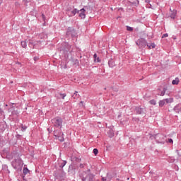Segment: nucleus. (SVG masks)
<instances>
[{"label":"nucleus","instance_id":"1","mask_svg":"<svg viewBox=\"0 0 181 181\" xmlns=\"http://www.w3.org/2000/svg\"><path fill=\"white\" fill-rule=\"evenodd\" d=\"M54 176L55 179L58 180H64L66 178V173H64V170L58 169L57 171L54 172Z\"/></svg>","mask_w":181,"mask_h":181},{"label":"nucleus","instance_id":"2","mask_svg":"<svg viewBox=\"0 0 181 181\" xmlns=\"http://www.w3.org/2000/svg\"><path fill=\"white\" fill-rule=\"evenodd\" d=\"M51 122L56 128H59V129H62L63 127V119H62V117H57L54 119H52Z\"/></svg>","mask_w":181,"mask_h":181},{"label":"nucleus","instance_id":"3","mask_svg":"<svg viewBox=\"0 0 181 181\" xmlns=\"http://www.w3.org/2000/svg\"><path fill=\"white\" fill-rule=\"evenodd\" d=\"M79 177L81 179V181H98V180L95 179V175L80 174Z\"/></svg>","mask_w":181,"mask_h":181},{"label":"nucleus","instance_id":"4","mask_svg":"<svg viewBox=\"0 0 181 181\" xmlns=\"http://www.w3.org/2000/svg\"><path fill=\"white\" fill-rule=\"evenodd\" d=\"M71 49V45L69 44V42H63L61 47V51L63 52L65 54H69V53H71L73 50H70Z\"/></svg>","mask_w":181,"mask_h":181},{"label":"nucleus","instance_id":"5","mask_svg":"<svg viewBox=\"0 0 181 181\" xmlns=\"http://www.w3.org/2000/svg\"><path fill=\"white\" fill-rule=\"evenodd\" d=\"M136 115H146V107L145 106H137L134 108Z\"/></svg>","mask_w":181,"mask_h":181},{"label":"nucleus","instance_id":"6","mask_svg":"<svg viewBox=\"0 0 181 181\" xmlns=\"http://www.w3.org/2000/svg\"><path fill=\"white\" fill-rule=\"evenodd\" d=\"M66 36L67 37H76L77 36L76 29L73 27H68L66 29Z\"/></svg>","mask_w":181,"mask_h":181},{"label":"nucleus","instance_id":"7","mask_svg":"<svg viewBox=\"0 0 181 181\" xmlns=\"http://www.w3.org/2000/svg\"><path fill=\"white\" fill-rule=\"evenodd\" d=\"M136 45H138L139 49H144V47H146V45H148V41H146L145 38H139L136 41Z\"/></svg>","mask_w":181,"mask_h":181},{"label":"nucleus","instance_id":"8","mask_svg":"<svg viewBox=\"0 0 181 181\" xmlns=\"http://www.w3.org/2000/svg\"><path fill=\"white\" fill-rule=\"evenodd\" d=\"M64 134L62 132V130H54V136L57 137V139H59L60 142H64V137L63 136Z\"/></svg>","mask_w":181,"mask_h":181},{"label":"nucleus","instance_id":"9","mask_svg":"<svg viewBox=\"0 0 181 181\" xmlns=\"http://www.w3.org/2000/svg\"><path fill=\"white\" fill-rule=\"evenodd\" d=\"M23 160L22 158H20V157H18L17 159H14L12 162V166L13 168H14V169H18V168H19V166H22V163H23Z\"/></svg>","mask_w":181,"mask_h":181},{"label":"nucleus","instance_id":"10","mask_svg":"<svg viewBox=\"0 0 181 181\" xmlns=\"http://www.w3.org/2000/svg\"><path fill=\"white\" fill-rule=\"evenodd\" d=\"M165 137L166 136L165 135H163V134H157L154 135V139L158 143L162 142V141H163V139H165Z\"/></svg>","mask_w":181,"mask_h":181},{"label":"nucleus","instance_id":"11","mask_svg":"<svg viewBox=\"0 0 181 181\" xmlns=\"http://www.w3.org/2000/svg\"><path fill=\"white\" fill-rule=\"evenodd\" d=\"M158 91V95H160L161 97H163V95H165L166 91H168V86H165L164 88H163V90H160V88H158L157 90Z\"/></svg>","mask_w":181,"mask_h":181},{"label":"nucleus","instance_id":"12","mask_svg":"<svg viewBox=\"0 0 181 181\" xmlns=\"http://www.w3.org/2000/svg\"><path fill=\"white\" fill-rule=\"evenodd\" d=\"M170 11L171 12L170 15V18H171V19H176V16L177 15V11L175 9L172 11V8H170Z\"/></svg>","mask_w":181,"mask_h":181},{"label":"nucleus","instance_id":"13","mask_svg":"<svg viewBox=\"0 0 181 181\" xmlns=\"http://www.w3.org/2000/svg\"><path fill=\"white\" fill-rule=\"evenodd\" d=\"M108 66L109 67H111L112 69V67H115L116 64H115V58H110L108 61Z\"/></svg>","mask_w":181,"mask_h":181},{"label":"nucleus","instance_id":"14","mask_svg":"<svg viewBox=\"0 0 181 181\" xmlns=\"http://www.w3.org/2000/svg\"><path fill=\"white\" fill-rule=\"evenodd\" d=\"M10 112H11L12 117H14L15 118L19 117V110H18V109H14V110L10 111Z\"/></svg>","mask_w":181,"mask_h":181},{"label":"nucleus","instance_id":"15","mask_svg":"<svg viewBox=\"0 0 181 181\" xmlns=\"http://www.w3.org/2000/svg\"><path fill=\"white\" fill-rule=\"evenodd\" d=\"M173 110L179 114L181 112V103L177 104L176 106L174 107Z\"/></svg>","mask_w":181,"mask_h":181},{"label":"nucleus","instance_id":"16","mask_svg":"<svg viewBox=\"0 0 181 181\" xmlns=\"http://www.w3.org/2000/svg\"><path fill=\"white\" fill-rule=\"evenodd\" d=\"M81 13H79V18L81 19H86V9L82 8L79 11Z\"/></svg>","mask_w":181,"mask_h":181},{"label":"nucleus","instance_id":"17","mask_svg":"<svg viewBox=\"0 0 181 181\" xmlns=\"http://www.w3.org/2000/svg\"><path fill=\"white\" fill-rule=\"evenodd\" d=\"M66 163H67L66 160H59V167L60 168L59 169H63V167L66 166Z\"/></svg>","mask_w":181,"mask_h":181},{"label":"nucleus","instance_id":"18","mask_svg":"<svg viewBox=\"0 0 181 181\" xmlns=\"http://www.w3.org/2000/svg\"><path fill=\"white\" fill-rule=\"evenodd\" d=\"M72 98L74 99V101L76 102L78 98H80V95L78 94V92L75 91V93L72 95Z\"/></svg>","mask_w":181,"mask_h":181},{"label":"nucleus","instance_id":"19","mask_svg":"<svg viewBox=\"0 0 181 181\" xmlns=\"http://www.w3.org/2000/svg\"><path fill=\"white\" fill-rule=\"evenodd\" d=\"M107 135L109 138H113V136L115 135V133H114V130L112 129H110L107 131Z\"/></svg>","mask_w":181,"mask_h":181},{"label":"nucleus","instance_id":"20","mask_svg":"<svg viewBox=\"0 0 181 181\" xmlns=\"http://www.w3.org/2000/svg\"><path fill=\"white\" fill-rule=\"evenodd\" d=\"M9 107H10V108L8 109V112H11V111H12V110H13V108H16V103H10Z\"/></svg>","mask_w":181,"mask_h":181},{"label":"nucleus","instance_id":"21","mask_svg":"<svg viewBox=\"0 0 181 181\" xmlns=\"http://www.w3.org/2000/svg\"><path fill=\"white\" fill-rule=\"evenodd\" d=\"M28 46L29 47H31V49H34L35 46H36V44L35 42H33V40H29Z\"/></svg>","mask_w":181,"mask_h":181},{"label":"nucleus","instance_id":"22","mask_svg":"<svg viewBox=\"0 0 181 181\" xmlns=\"http://www.w3.org/2000/svg\"><path fill=\"white\" fill-rule=\"evenodd\" d=\"M180 81L179 80V78L177 77L175 78V80H173L172 84H173V86H177V84H179Z\"/></svg>","mask_w":181,"mask_h":181},{"label":"nucleus","instance_id":"23","mask_svg":"<svg viewBox=\"0 0 181 181\" xmlns=\"http://www.w3.org/2000/svg\"><path fill=\"white\" fill-rule=\"evenodd\" d=\"M3 170L4 171L5 173H7L8 175L11 173V171L9 170V169H8V165H4L3 167Z\"/></svg>","mask_w":181,"mask_h":181},{"label":"nucleus","instance_id":"24","mask_svg":"<svg viewBox=\"0 0 181 181\" xmlns=\"http://www.w3.org/2000/svg\"><path fill=\"white\" fill-rule=\"evenodd\" d=\"M93 58H94V62H97V63H100L101 62V59H100V57H97V54H94Z\"/></svg>","mask_w":181,"mask_h":181},{"label":"nucleus","instance_id":"25","mask_svg":"<svg viewBox=\"0 0 181 181\" xmlns=\"http://www.w3.org/2000/svg\"><path fill=\"white\" fill-rule=\"evenodd\" d=\"M164 101L166 104H169L170 103H173V98H166V99H164Z\"/></svg>","mask_w":181,"mask_h":181},{"label":"nucleus","instance_id":"26","mask_svg":"<svg viewBox=\"0 0 181 181\" xmlns=\"http://www.w3.org/2000/svg\"><path fill=\"white\" fill-rule=\"evenodd\" d=\"M81 175H94L91 173V170L88 169L86 171H84L83 173H81Z\"/></svg>","mask_w":181,"mask_h":181},{"label":"nucleus","instance_id":"27","mask_svg":"<svg viewBox=\"0 0 181 181\" xmlns=\"http://www.w3.org/2000/svg\"><path fill=\"white\" fill-rule=\"evenodd\" d=\"M131 5H133L134 6H138L139 5V0H136V1L131 2Z\"/></svg>","mask_w":181,"mask_h":181},{"label":"nucleus","instance_id":"28","mask_svg":"<svg viewBox=\"0 0 181 181\" xmlns=\"http://www.w3.org/2000/svg\"><path fill=\"white\" fill-rule=\"evenodd\" d=\"M158 104H159V107H163V105H165V104H166L165 102V99L160 100L158 102Z\"/></svg>","mask_w":181,"mask_h":181},{"label":"nucleus","instance_id":"29","mask_svg":"<svg viewBox=\"0 0 181 181\" xmlns=\"http://www.w3.org/2000/svg\"><path fill=\"white\" fill-rule=\"evenodd\" d=\"M5 117V112L2 108H0V118H4Z\"/></svg>","mask_w":181,"mask_h":181},{"label":"nucleus","instance_id":"30","mask_svg":"<svg viewBox=\"0 0 181 181\" xmlns=\"http://www.w3.org/2000/svg\"><path fill=\"white\" fill-rule=\"evenodd\" d=\"M80 11H78L77 8H74L71 11L72 16H74L76 13H79Z\"/></svg>","mask_w":181,"mask_h":181},{"label":"nucleus","instance_id":"31","mask_svg":"<svg viewBox=\"0 0 181 181\" xmlns=\"http://www.w3.org/2000/svg\"><path fill=\"white\" fill-rule=\"evenodd\" d=\"M21 46L22 47H23V49H26V47H28V43L26 42V41H21Z\"/></svg>","mask_w":181,"mask_h":181},{"label":"nucleus","instance_id":"32","mask_svg":"<svg viewBox=\"0 0 181 181\" xmlns=\"http://www.w3.org/2000/svg\"><path fill=\"white\" fill-rule=\"evenodd\" d=\"M23 174L25 175H28V173H29L30 170L28 168H24L23 170Z\"/></svg>","mask_w":181,"mask_h":181},{"label":"nucleus","instance_id":"33","mask_svg":"<svg viewBox=\"0 0 181 181\" xmlns=\"http://www.w3.org/2000/svg\"><path fill=\"white\" fill-rule=\"evenodd\" d=\"M41 16H42V21L44 22L43 25L45 26V25H46V16H45V14L42 13L41 15Z\"/></svg>","mask_w":181,"mask_h":181},{"label":"nucleus","instance_id":"34","mask_svg":"<svg viewBox=\"0 0 181 181\" xmlns=\"http://www.w3.org/2000/svg\"><path fill=\"white\" fill-rule=\"evenodd\" d=\"M28 129V126L21 124V131L24 132V131H26Z\"/></svg>","mask_w":181,"mask_h":181},{"label":"nucleus","instance_id":"35","mask_svg":"<svg viewBox=\"0 0 181 181\" xmlns=\"http://www.w3.org/2000/svg\"><path fill=\"white\" fill-rule=\"evenodd\" d=\"M149 103H150L151 105H156V100H155L154 99L151 100L149 101Z\"/></svg>","mask_w":181,"mask_h":181},{"label":"nucleus","instance_id":"36","mask_svg":"<svg viewBox=\"0 0 181 181\" xmlns=\"http://www.w3.org/2000/svg\"><path fill=\"white\" fill-rule=\"evenodd\" d=\"M75 162H77L78 163H80V162H81V158H78V157H75L74 158Z\"/></svg>","mask_w":181,"mask_h":181},{"label":"nucleus","instance_id":"37","mask_svg":"<svg viewBox=\"0 0 181 181\" xmlns=\"http://www.w3.org/2000/svg\"><path fill=\"white\" fill-rule=\"evenodd\" d=\"M59 95H60L61 98H62V100H64V98L66 97L67 94H66V93H59Z\"/></svg>","mask_w":181,"mask_h":181},{"label":"nucleus","instance_id":"38","mask_svg":"<svg viewBox=\"0 0 181 181\" xmlns=\"http://www.w3.org/2000/svg\"><path fill=\"white\" fill-rule=\"evenodd\" d=\"M127 30H128L129 32H132L134 30V28L127 25Z\"/></svg>","mask_w":181,"mask_h":181},{"label":"nucleus","instance_id":"39","mask_svg":"<svg viewBox=\"0 0 181 181\" xmlns=\"http://www.w3.org/2000/svg\"><path fill=\"white\" fill-rule=\"evenodd\" d=\"M93 153H94V155H98V149L94 148L93 149Z\"/></svg>","mask_w":181,"mask_h":181},{"label":"nucleus","instance_id":"40","mask_svg":"<svg viewBox=\"0 0 181 181\" xmlns=\"http://www.w3.org/2000/svg\"><path fill=\"white\" fill-rule=\"evenodd\" d=\"M168 36H169V34L165 33L162 35V39H165V37H168Z\"/></svg>","mask_w":181,"mask_h":181},{"label":"nucleus","instance_id":"41","mask_svg":"<svg viewBox=\"0 0 181 181\" xmlns=\"http://www.w3.org/2000/svg\"><path fill=\"white\" fill-rule=\"evenodd\" d=\"M4 125H5V124H0V127H3L0 128L1 131H5V127H4Z\"/></svg>","mask_w":181,"mask_h":181},{"label":"nucleus","instance_id":"42","mask_svg":"<svg viewBox=\"0 0 181 181\" xmlns=\"http://www.w3.org/2000/svg\"><path fill=\"white\" fill-rule=\"evenodd\" d=\"M151 46L152 49H155V47H156V45H155V42L151 43Z\"/></svg>","mask_w":181,"mask_h":181},{"label":"nucleus","instance_id":"43","mask_svg":"<svg viewBox=\"0 0 181 181\" xmlns=\"http://www.w3.org/2000/svg\"><path fill=\"white\" fill-rule=\"evenodd\" d=\"M16 138L17 139H21V138H22V136L20 135V134H16Z\"/></svg>","mask_w":181,"mask_h":181},{"label":"nucleus","instance_id":"44","mask_svg":"<svg viewBox=\"0 0 181 181\" xmlns=\"http://www.w3.org/2000/svg\"><path fill=\"white\" fill-rule=\"evenodd\" d=\"M84 166H86V164L81 163V164L79 165V168H80L81 169H83V168H84Z\"/></svg>","mask_w":181,"mask_h":181},{"label":"nucleus","instance_id":"45","mask_svg":"<svg viewBox=\"0 0 181 181\" xmlns=\"http://www.w3.org/2000/svg\"><path fill=\"white\" fill-rule=\"evenodd\" d=\"M33 60L37 62V60H39V57H34Z\"/></svg>","mask_w":181,"mask_h":181},{"label":"nucleus","instance_id":"46","mask_svg":"<svg viewBox=\"0 0 181 181\" xmlns=\"http://www.w3.org/2000/svg\"><path fill=\"white\" fill-rule=\"evenodd\" d=\"M168 142H169V144H173V139H169Z\"/></svg>","mask_w":181,"mask_h":181},{"label":"nucleus","instance_id":"47","mask_svg":"<svg viewBox=\"0 0 181 181\" xmlns=\"http://www.w3.org/2000/svg\"><path fill=\"white\" fill-rule=\"evenodd\" d=\"M71 7H68L66 9V12H70V11H71Z\"/></svg>","mask_w":181,"mask_h":181},{"label":"nucleus","instance_id":"48","mask_svg":"<svg viewBox=\"0 0 181 181\" xmlns=\"http://www.w3.org/2000/svg\"><path fill=\"white\" fill-rule=\"evenodd\" d=\"M176 152H177V155H178V156H181V154L179 153V150H176Z\"/></svg>","mask_w":181,"mask_h":181},{"label":"nucleus","instance_id":"49","mask_svg":"<svg viewBox=\"0 0 181 181\" xmlns=\"http://www.w3.org/2000/svg\"><path fill=\"white\" fill-rule=\"evenodd\" d=\"M146 46L148 47V49H151V47H152L151 45H148V42H147Z\"/></svg>","mask_w":181,"mask_h":181},{"label":"nucleus","instance_id":"50","mask_svg":"<svg viewBox=\"0 0 181 181\" xmlns=\"http://www.w3.org/2000/svg\"><path fill=\"white\" fill-rule=\"evenodd\" d=\"M71 168H73V165H69V171L71 170Z\"/></svg>","mask_w":181,"mask_h":181},{"label":"nucleus","instance_id":"51","mask_svg":"<svg viewBox=\"0 0 181 181\" xmlns=\"http://www.w3.org/2000/svg\"><path fill=\"white\" fill-rule=\"evenodd\" d=\"M145 2H146V4H149V2H151V0H145Z\"/></svg>","mask_w":181,"mask_h":181},{"label":"nucleus","instance_id":"52","mask_svg":"<svg viewBox=\"0 0 181 181\" xmlns=\"http://www.w3.org/2000/svg\"><path fill=\"white\" fill-rule=\"evenodd\" d=\"M118 11H122V12H124V8H119L118 9Z\"/></svg>","mask_w":181,"mask_h":181},{"label":"nucleus","instance_id":"53","mask_svg":"<svg viewBox=\"0 0 181 181\" xmlns=\"http://www.w3.org/2000/svg\"><path fill=\"white\" fill-rule=\"evenodd\" d=\"M37 43H39V44H40V43H42V41H40V40H39V41H37Z\"/></svg>","mask_w":181,"mask_h":181},{"label":"nucleus","instance_id":"54","mask_svg":"<svg viewBox=\"0 0 181 181\" xmlns=\"http://www.w3.org/2000/svg\"><path fill=\"white\" fill-rule=\"evenodd\" d=\"M15 109H16V107L11 109V111H15Z\"/></svg>","mask_w":181,"mask_h":181},{"label":"nucleus","instance_id":"55","mask_svg":"<svg viewBox=\"0 0 181 181\" xmlns=\"http://www.w3.org/2000/svg\"><path fill=\"white\" fill-rule=\"evenodd\" d=\"M149 8H152V4H150Z\"/></svg>","mask_w":181,"mask_h":181},{"label":"nucleus","instance_id":"56","mask_svg":"<svg viewBox=\"0 0 181 181\" xmlns=\"http://www.w3.org/2000/svg\"><path fill=\"white\" fill-rule=\"evenodd\" d=\"M84 103V102L83 101H81V104H83Z\"/></svg>","mask_w":181,"mask_h":181},{"label":"nucleus","instance_id":"57","mask_svg":"<svg viewBox=\"0 0 181 181\" xmlns=\"http://www.w3.org/2000/svg\"><path fill=\"white\" fill-rule=\"evenodd\" d=\"M48 132H50V129H47Z\"/></svg>","mask_w":181,"mask_h":181},{"label":"nucleus","instance_id":"58","mask_svg":"<svg viewBox=\"0 0 181 181\" xmlns=\"http://www.w3.org/2000/svg\"><path fill=\"white\" fill-rule=\"evenodd\" d=\"M115 91H118V89L116 88V89L115 90Z\"/></svg>","mask_w":181,"mask_h":181},{"label":"nucleus","instance_id":"59","mask_svg":"<svg viewBox=\"0 0 181 181\" xmlns=\"http://www.w3.org/2000/svg\"><path fill=\"white\" fill-rule=\"evenodd\" d=\"M5 107H8V104H6V105H5Z\"/></svg>","mask_w":181,"mask_h":181},{"label":"nucleus","instance_id":"60","mask_svg":"<svg viewBox=\"0 0 181 181\" xmlns=\"http://www.w3.org/2000/svg\"><path fill=\"white\" fill-rule=\"evenodd\" d=\"M67 54H65V56H67V57H69V55H67Z\"/></svg>","mask_w":181,"mask_h":181},{"label":"nucleus","instance_id":"61","mask_svg":"<svg viewBox=\"0 0 181 181\" xmlns=\"http://www.w3.org/2000/svg\"><path fill=\"white\" fill-rule=\"evenodd\" d=\"M104 90H107V88H105Z\"/></svg>","mask_w":181,"mask_h":181},{"label":"nucleus","instance_id":"62","mask_svg":"<svg viewBox=\"0 0 181 181\" xmlns=\"http://www.w3.org/2000/svg\"><path fill=\"white\" fill-rule=\"evenodd\" d=\"M134 119H135V118H133V119H132V121H134Z\"/></svg>","mask_w":181,"mask_h":181},{"label":"nucleus","instance_id":"63","mask_svg":"<svg viewBox=\"0 0 181 181\" xmlns=\"http://www.w3.org/2000/svg\"><path fill=\"white\" fill-rule=\"evenodd\" d=\"M18 64H21V62H18Z\"/></svg>","mask_w":181,"mask_h":181},{"label":"nucleus","instance_id":"64","mask_svg":"<svg viewBox=\"0 0 181 181\" xmlns=\"http://www.w3.org/2000/svg\"><path fill=\"white\" fill-rule=\"evenodd\" d=\"M1 107V103H0V107Z\"/></svg>","mask_w":181,"mask_h":181}]
</instances>
